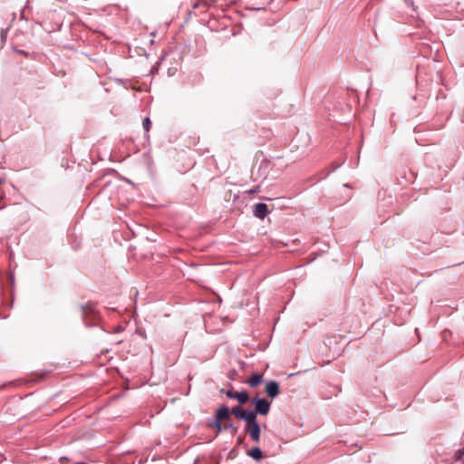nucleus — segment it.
<instances>
[{
    "mask_svg": "<svg viewBox=\"0 0 464 464\" xmlns=\"http://www.w3.org/2000/svg\"><path fill=\"white\" fill-rule=\"evenodd\" d=\"M246 410H244L241 406H234L231 410L226 405L219 407L215 414V419L212 425L216 428L218 432L227 431L230 433H236L237 428L232 423L231 415H235L240 419L243 417Z\"/></svg>",
    "mask_w": 464,
    "mask_h": 464,
    "instance_id": "obj_1",
    "label": "nucleus"
},
{
    "mask_svg": "<svg viewBox=\"0 0 464 464\" xmlns=\"http://www.w3.org/2000/svg\"><path fill=\"white\" fill-rule=\"evenodd\" d=\"M240 420L245 421V430L248 435H260V425L256 420V414L254 411H246Z\"/></svg>",
    "mask_w": 464,
    "mask_h": 464,
    "instance_id": "obj_2",
    "label": "nucleus"
},
{
    "mask_svg": "<svg viewBox=\"0 0 464 464\" xmlns=\"http://www.w3.org/2000/svg\"><path fill=\"white\" fill-rule=\"evenodd\" d=\"M253 404L256 414L266 415L269 412L271 403L266 399L256 398Z\"/></svg>",
    "mask_w": 464,
    "mask_h": 464,
    "instance_id": "obj_3",
    "label": "nucleus"
},
{
    "mask_svg": "<svg viewBox=\"0 0 464 464\" xmlns=\"http://www.w3.org/2000/svg\"><path fill=\"white\" fill-rule=\"evenodd\" d=\"M226 394L229 399L237 400L240 404H244L249 400L248 394L244 391L236 392L234 390H228Z\"/></svg>",
    "mask_w": 464,
    "mask_h": 464,
    "instance_id": "obj_4",
    "label": "nucleus"
},
{
    "mask_svg": "<svg viewBox=\"0 0 464 464\" xmlns=\"http://www.w3.org/2000/svg\"><path fill=\"white\" fill-rule=\"evenodd\" d=\"M268 214V208L265 203L259 202L253 207V215L259 219H264Z\"/></svg>",
    "mask_w": 464,
    "mask_h": 464,
    "instance_id": "obj_5",
    "label": "nucleus"
},
{
    "mask_svg": "<svg viewBox=\"0 0 464 464\" xmlns=\"http://www.w3.org/2000/svg\"><path fill=\"white\" fill-rule=\"evenodd\" d=\"M266 392L271 398H276L279 392V384L276 381H269L266 384Z\"/></svg>",
    "mask_w": 464,
    "mask_h": 464,
    "instance_id": "obj_6",
    "label": "nucleus"
},
{
    "mask_svg": "<svg viewBox=\"0 0 464 464\" xmlns=\"http://www.w3.org/2000/svg\"><path fill=\"white\" fill-rule=\"evenodd\" d=\"M262 380H263V376L261 374L254 373L248 379L247 383L251 387H256L258 384L261 383Z\"/></svg>",
    "mask_w": 464,
    "mask_h": 464,
    "instance_id": "obj_7",
    "label": "nucleus"
},
{
    "mask_svg": "<svg viewBox=\"0 0 464 464\" xmlns=\"http://www.w3.org/2000/svg\"><path fill=\"white\" fill-rule=\"evenodd\" d=\"M247 455L253 458L256 460H260L263 458L262 451L259 448L255 447L252 448L248 452Z\"/></svg>",
    "mask_w": 464,
    "mask_h": 464,
    "instance_id": "obj_8",
    "label": "nucleus"
},
{
    "mask_svg": "<svg viewBox=\"0 0 464 464\" xmlns=\"http://www.w3.org/2000/svg\"><path fill=\"white\" fill-rule=\"evenodd\" d=\"M142 126H143V129L145 130V131H149L150 129V126H151V121L150 120V118H145L142 121Z\"/></svg>",
    "mask_w": 464,
    "mask_h": 464,
    "instance_id": "obj_9",
    "label": "nucleus"
},
{
    "mask_svg": "<svg viewBox=\"0 0 464 464\" xmlns=\"http://www.w3.org/2000/svg\"><path fill=\"white\" fill-rule=\"evenodd\" d=\"M458 459H462L464 457V448L462 450H459L457 453Z\"/></svg>",
    "mask_w": 464,
    "mask_h": 464,
    "instance_id": "obj_10",
    "label": "nucleus"
},
{
    "mask_svg": "<svg viewBox=\"0 0 464 464\" xmlns=\"http://www.w3.org/2000/svg\"><path fill=\"white\" fill-rule=\"evenodd\" d=\"M257 191H259V187H256L254 188H251L248 193H256Z\"/></svg>",
    "mask_w": 464,
    "mask_h": 464,
    "instance_id": "obj_11",
    "label": "nucleus"
},
{
    "mask_svg": "<svg viewBox=\"0 0 464 464\" xmlns=\"http://www.w3.org/2000/svg\"><path fill=\"white\" fill-rule=\"evenodd\" d=\"M252 438L254 439L255 441H258L259 437L255 436V437H252Z\"/></svg>",
    "mask_w": 464,
    "mask_h": 464,
    "instance_id": "obj_12",
    "label": "nucleus"
},
{
    "mask_svg": "<svg viewBox=\"0 0 464 464\" xmlns=\"http://www.w3.org/2000/svg\"><path fill=\"white\" fill-rule=\"evenodd\" d=\"M28 4H29V1H27V4H26V5H24V9H25V8H27V6H28Z\"/></svg>",
    "mask_w": 464,
    "mask_h": 464,
    "instance_id": "obj_13",
    "label": "nucleus"
},
{
    "mask_svg": "<svg viewBox=\"0 0 464 464\" xmlns=\"http://www.w3.org/2000/svg\"><path fill=\"white\" fill-rule=\"evenodd\" d=\"M78 464H83V463H78Z\"/></svg>",
    "mask_w": 464,
    "mask_h": 464,
    "instance_id": "obj_14",
    "label": "nucleus"
}]
</instances>
